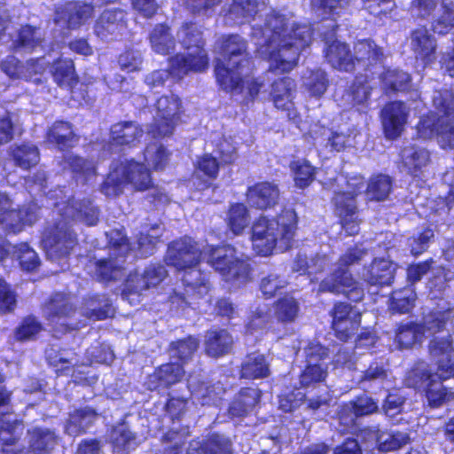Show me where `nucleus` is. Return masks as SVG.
<instances>
[{
	"label": "nucleus",
	"instance_id": "f257e3e1",
	"mask_svg": "<svg viewBox=\"0 0 454 454\" xmlns=\"http://www.w3.org/2000/svg\"><path fill=\"white\" fill-rule=\"evenodd\" d=\"M251 35L263 40L255 55L269 63L268 71L286 74L298 65L301 52L311 43L313 31L307 24L291 22L285 14L272 11L263 25L252 27Z\"/></svg>",
	"mask_w": 454,
	"mask_h": 454
},
{
	"label": "nucleus",
	"instance_id": "f03ea898",
	"mask_svg": "<svg viewBox=\"0 0 454 454\" xmlns=\"http://www.w3.org/2000/svg\"><path fill=\"white\" fill-rule=\"evenodd\" d=\"M168 266L182 273L181 280L188 296L201 297L209 293L212 285L208 274L199 266L204 261V248L189 235H184L170 241L165 254Z\"/></svg>",
	"mask_w": 454,
	"mask_h": 454
},
{
	"label": "nucleus",
	"instance_id": "7ed1b4c3",
	"mask_svg": "<svg viewBox=\"0 0 454 454\" xmlns=\"http://www.w3.org/2000/svg\"><path fill=\"white\" fill-rule=\"evenodd\" d=\"M299 218L292 207H284L274 216L261 215L252 227V248L259 256H270L278 247L282 252L293 247Z\"/></svg>",
	"mask_w": 454,
	"mask_h": 454
},
{
	"label": "nucleus",
	"instance_id": "20e7f679",
	"mask_svg": "<svg viewBox=\"0 0 454 454\" xmlns=\"http://www.w3.org/2000/svg\"><path fill=\"white\" fill-rule=\"evenodd\" d=\"M218 52L222 59H216L215 76L218 85L226 92L242 93L245 80L240 75L251 72L253 56L248 51L247 41L239 34L223 35L219 39Z\"/></svg>",
	"mask_w": 454,
	"mask_h": 454
},
{
	"label": "nucleus",
	"instance_id": "39448f33",
	"mask_svg": "<svg viewBox=\"0 0 454 454\" xmlns=\"http://www.w3.org/2000/svg\"><path fill=\"white\" fill-rule=\"evenodd\" d=\"M204 261L221 278L231 285L244 286L253 279L254 268L248 256L238 254L229 243L207 244Z\"/></svg>",
	"mask_w": 454,
	"mask_h": 454
},
{
	"label": "nucleus",
	"instance_id": "423d86ee",
	"mask_svg": "<svg viewBox=\"0 0 454 454\" xmlns=\"http://www.w3.org/2000/svg\"><path fill=\"white\" fill-rule=\"evenodd\" d=\"M126 185H130L136 192L150 191L154 187L152 170L135 159L121 160L106 174L100 191L106 197L114 198L123 192Z\"/></svg>",
	"mask_w": 454,
	"mask_h": 454
},
{
	"label": "nucleus",
	"instance_id": "0eeeda50",
	"mask_svg": "<svg viewBox=\"0 0 454 454\" xmlns=\"http://www.w3.org/2000/svg\"><path fill=\"white\" fill-rule=\"evenodd\" d=\"M12 204L9 195L0 192V228L5 235H17L39 219L40 207L35 201H26L17 207ZM9 253L10 243L0 236V261H4Z\"/></svg>",
	"mask_w": 454,
	"mask_h": 454
},
{
	"label": "nucleus",
	"instance_id": "6e6552de",
	"mask_svg": "<svg viewBox=\"0 0 454 454\" xmlns=\"http://www.w3.org/2000/svg\"><path fill=\"white\" fill-rule=\"evenodd\" d=\"M427 368L425 362L416 363L406 373L405 385L422 392L430 408L436 409L454 398V393Z\"/></svg>",
	"mask_w": 454,
	"mask_h": 454
},
{
	"label": "nucleus",
	"instance_id": "1a4fd4ad",
	"mask_svg": "<svg viewBox=\"0 0 454 454\" xmlns=\"http://www.w3.org/2000/svg\"><path fill=\"white\" fill-rule=\"evenodd\" d=\"M438 112L429 111L422 115L416 125L418 136L422 139L441 137L448 146L454 145V105L441 98L436 105Z\"/></svg>",
	"mask_w": 454,
	"mask_h": 454
},
{
	"label": "nucleus",
	"instance_id": "9d476101",
	"mask_svg": "<svg viewBox=\"0 0 454 454\" xmlns=\"http://www.w3.org/2000/svg\"><path fill=\"white\" fill-rule=\"evenodd\" d=\"M348 185L351 186L350 191H337L333 193L332 203L339 223L345 231L347 236H356L360 230L361 219L358 217V206L356 198L362 192L364 182Z\"/></svg>",
	"mask_w": 454,
	"mask_h": 454
},
{
	"label": "nucleus",
	"instance_id": "9b49d317",
	"mask_svg": "<svg viewBox=\"0 0 454 454\" xmlns=\"http://www.w3.org/2000/svg\"><path fill=\"white\" fill-rule=\"evenodd\" d=\"M339 24L333 23L322 31L321 38L325 43L324 57L333 69L345 73H355L353 48L346 42L337 39Z\"/></svg>",
	"mask_w": 454,
	"mask_h": 454
},
{
	"label": "nucleus",
	"instance_id": "f8f14e48",
	"mask_svg": "<svg viewBox=\"0 0 454 454\" xmlns=\"http://www.w3.org/2000/svg\"><path fill=\"white\" fill-rule=\"evenodd\" d=\"M322 293L343 295L351 302L358 303L365 296L364 285L355 278L348 269L337 267L325 276L319 284Z\"/></svg>",
	"mask_w": 454,
	"mask_h": 454
},
{
	"label": "nucleus",
	"instance_id": "ddd939ff",
	"mask_svg": "<svg viewBox=\"0 0 454 454\" xmlns=\"http://www.w3.org/2000/svg\"><path fill=\"white\" fill-rule=\"evenodd\" d=\"M168 277L166 267L160 262H151L145 267L142 273L130 272L125 279L121 291L123 299L139 301L143 291L156 288Z\"/></svg>",
	"mask_w": 454,
	"mask_h": 454
},
{
	"label": "nucleus",
	"instance_id": "4468645a",
	"mask_svg": "<svg viewBox=\"0 0 454 454\" xmlns=\"http://www.w3.org/2000/svg\"><path fill=\"white\" fill-rule=\"evenodd\" d=\"M328 314L333 336L342 343L351 341L361 327L362 314L355 311L349 302L343 301L333 302Z\"/></svg>",
	"mask_w": 454,
	"mask_h": 454
},
{
	"label": "nucleus",
	"instance_id": "2eb2a0df",
	"mask_svg": "<svg viewBox=\"0 0 454 454\" xmlns=\"http://www.w3.org/2000/svg\"><path fill=\"white\" fill-rule=\"evenodd\" d=\"M42 243L51 257L63 259L70 255L78 241L74 231L66 223L58 221L44 229Z\"/></svg>",
	"mask_w": 454,
	"mask_h": 454
},
{
	"label": "nucleus",
	"instance_id": "dca6fc26",
	"mask_svg": "<svg viewBox=\"0 0 454 454\" xmlns=\"http://www.w3.org/2000/svg\"><path fill=\"white\" fill-rule=\"evenodd\" d=\"M129 13L120 7L104 9L93 25L94 35L104 41H115L128 31Z\"/></svg>",
	"mask_w": 454,
	"mask_h": 454
},
{
	"label": "nucleus",
	"instance_id": "f3484780",
	"mask_svg": "<svg viewBox=\"0 0 454 454\" xmlns=\"http://www.w3.org/2000/svg\"><path fill=\"white\" fill-rule=\"evenodd\" d=\"M296 82L289 76L278 77L272 81L269 97L273 106L279 111L286 112V117L293 122H299L301 115L295 107Z\"/></svg>",
	"mask_w": 454,
	"mask_h": 454
},
{
	"label": "nucleus",
	"instance_id": "a211bd4d",
	"mask_svg": "<svg viewBox=\"0 0 454 454\" xmlns=\"http://www.w3.org/2000/svg\"><path fill=\"white\" fill-rule=\"evenodd\" d=\"M353 58L355 71L359 67L367 74L374 75L376 69L386 60L383 47L372 38L357 39L353 43Z\"/></svg>",
	"mask_w": 454,
	"mask_h": 454
},
{
	"label": "nucleus",
	"instance_id": "6ab92c4d",
	"mask_svg": "<svg viewBox=\"0 0 454 454\" xmlns=\"http://www.w3.org/2000/svg\"><path fill=\"white\" fill-rule=\"evenodd\" d=\"M245 196L250 207L267 211L278 204L280 190L278 185L272 181H259L247 188Z\"/></svg>",
	"mask_w": 454,
	"mask_h": 454
},
{
	"label": "nucleus",
	"instance_id": "aec40b11",
	"mask_svg": "<svg viewBox=\"0 0 454 454\" xmlns=\"http://www.w3.org/2000/svg\"><path fill=\"white\" fill-rule=\"evenodd\" d=\"M77 313V307L71 301L69 295L63 293H54L45 303V319L49 325L56 327L58 325L69 327L66 322L74 318Z\"/></svg>",
	"mask_w": 454,
	"mask_h": 454
},
{
	"label": "nucleus",
	"instance_id": "412c9836",
	"mask_svg": "<svg viewBox=\"0 0 454 454\" xmlns=\"http://www.w3.org/2000/svg\"><path fill=\"white\" fill-rule=\"evenodd\" d=\"M185 374L182 364L168 362L155 367L145 380L146 388L149 391L168 389L181 382Z\"/></svg>",
	"mask_w": 454,
	"mask_h": 454
},
{
	"label": "nucleus",
	"instance_id": "4be33fe9",
	"mask_svg": "<svg viewBox=\"0 0 454 454\" xmlns=\"http://www.w3.org/2000/svg\"><path fill=\"white\" fill-rule=\"evenodd\" d=\"M409 112L403 101L395 100L388 102L381 114V122L386 138L395 140L404 130Z\"/></svg>",
	"mask_w": 454,
	"mask_h": 454
},
{
	"label": "nucleus",
	"instance_id": "5701e85b",
	"mask_svg": "<svg viewBox=\"0 0 454 454\" xmlns=\"http://www.w3.org/2000/svg\"><path fill=\"white\" fill-rule=\"evenodd\" d=\"M411 49L415 58L428 66L436 60L437 41L425 25H420L410 33Z\"/></svg>",
	"mask_w": 454,
	"mask_h": 454
},
{
	"label": "nucleus",
	"instance_id": "b1692460",
	"mask_svg": "<svg viewBox=\"0 0 454 454\" xmlns=\"http://www.w3.org/2000/svg\"><path fill=\"white\" fill-rule=\"evenodd\" d=\"M262 391L258 387H242L229 403L227 415L231 419L248 417L258 406Z\"/></svg>",
	"mask_w": 454,
	"mask_h": 454
},
{
	"label": "nucleus",
	"instance_id": "393cba45",
	"mask_svg": "<svg viewBox=\"0 0 454 454\" xmlns=\"http://www.w3.org/2000/svg\"><path fill=\"white\" fill-rule=\"evenodd\" d=\"M95 12L91 3L67 1L56 10V20H64L69 29H77L87 22Z\"/></svg>",
	"mask_w": 454,
	"mask_h": 454
},
{
	"label": "nucleus",
	"instance_id": "a878e982",
	"mask_svg": "<svg viewBox=\"0 0 454 454\" xmlns=\"http://www.w3.org/2000/svg\"><path fill=\"white\" fill-rule=\"evenodd\" d=\"M374 79L372 74H356L345 90L344 95L348 104L357 111L368 108L374 87L371 82Z\"/></svg>",
	"mask_w": 454,
	"mask_h": 454
},
{
	"label": "nucleus",
	"instance_id": "bb28decb",
	"mask_svg": "<svg viewBox=\"0 0 454 454\" xmlns=\"http://www.w3.org/2000/svg\"><path fill=\"white\" fill-rule=\"evenodd\" d=\"M144 129L134 121H120L114 123L109 130V145L121 148H133L141 140Z\"/></svg>",
	"mask_w": 454,
	"mask_h": 454
},
{
	"label": "nucleus",
	"instance_id": "cd10ccee",
	"mask_svg": "<svg viewBox=\"0 0 454 454\" xmlns=\"http://www.w3.org/2000/svg\"><path fill=\"white\" fill-rule=\"evenodd\" d=\"M430 161V152L417 145L404 146L399 153L400 165L413 178H421L425 168L429 165Z\"/></svg>",
	"mask_w": 454,
	"mask_h": 454
},
{
	"label": "nucleus",
	"instance_id": "c85d7f7f",
	"mask_svg": "<svg viewBox=\"0 0 454 454\" xmlns=\"http://www.w3.org/2000/svg\"><path fill=\"white\" fill-rule=\"evenodd\" d=\"M208 55L176 53L168 59L169 65L167 70L171 76L182 78L190 72L205 71L208 67Z\"/></svg>",
	"mask_w": 454,
	"mask_h": 454
},
{
	"label": "nucleus",
	"instance_id": "c756f323",
	"mask_svg": "<svg viewBox=\"0 0 454 454\" xmlns=\"http://www.w3.org/2000/svg\"><path fill=\"white\" fill-rule=\"evenodd\" d=\"M379 79L383 91L387 95L407 93L412 90L411 74L399 67H384Z\"/></svg>",
	"mask_w": 454,
	"mask_h": 454
},
{
	"label": "nucleus",
	"instance_id": "7c9ffc66",
	"mask_svg": "<svg viewBox=\"0 0 454 454\" xmlns=\"http://www.w3.org/2000/svg\"><path fill=\"white\" fill-rule=\"evenodd\" d=\"M233 344V337L227 329H209L205 336L204 351L209 357L219 358L229 354Z\"/></svg>",
	"mask_w": 454,
	"mask_h": 454
},
{
	"label": "nucleus",
	"instance_id": "2f4dec72",
	"mask_svg": "<svg viewBox=\"0 0 454 454\" xmlns=\"http://www.w3.org/2000/svg\"><path fill=\"white\" fill-rule=\"evenodd\" d=\"M46 141L57 146L59 151H69L74 146L78 137L71 122L63 120L55 121L46 130Z\"/></svg>",
	"mask_w": 454,
	"mask_h": 454
},
{
	"label": "nucleus",
	"instance_id": "473e14b6",
	"mask_svg": "<svg viewBox=\"0 0 454 454\" xmlns=\"http://www.w3.org/2000/svg\"><path fill=\"white\" fill-rule=\"evenodd\" d=\"M44 38L40 27L31 24L21 25L12 39V47L16 51L33 53L38 48H43Z\"/></svg>",
	"mask_w": 454,
	"mask_h": 454
},
{
	"label": "nucleus",
	"instance_id": "72a5a7b5",
	"mask_svg": "<svg viewBox=\"0 0 454 454\" xmlns=\"http://www.w3.org/2000/svg\"><path fill=\"white\" fill-rule=\"evenodd\" d=\"M28 450L33 454H51L58 444V434L53 429L35 427L27 430Z\"/></svg>",
	"mask_w": 454,
	"mask_h": 454
},
{
	"label": "nucleus",
	"instance_id": "f704fd0d",
	"mask_svg": "<svg viewBox=\"0 0 454 454\" xmlns=\"http://www.w3.org/2000/svg\"><path fill=\"white\" fill-rule=\"evenodd\" d=\"M64 168H67L76 182L87 184L97 176V165L77 154H69L63 158Z\"/></svg>",
	"mask_w": 454,
	"mask_h": 454
},
{
	"label": "nucleus",
	"instance_id": "c9c22d12",
	"mask_svg": "<svg viewBox=\"0 0 454 454\" xmlns=\"http://www.w3.org/2000/svg\"><path fill=\"white\" fill-rule=\"evenodd\" d=\"M98 412L91 406L74 409L68 414L66 430L69 434L81 435L87 433L98 419Z\"/></svg>",
	"mask_w": 454,
	"mask_h": 454
},
{
	"label": "nucleus",
	"instance_id": "e433bc0d",
	"mask_svg": "<svg viewBox=\"0 0 454 454\" xmlns=\"http://www.w3.org/2000/svg\"><path fill=\"white\" fill-rule=\"evenodd\" d=\"M49 67L52 79L59 87L73 89L78 83L79 76L72 59L58 57Z\"/></svg>",
	"mask_w": 454,
	"mask_h": 454
},
{
	"label": "nucleus",
	"instance_id": "4c0bfd02",
	"mask_svg": "<svg viewBox=\"0 0 454 454\" xmlns=\"http://www.w3.org/2000/svg\"><path fill=\"white\" fill-rule=\"evenodd\" d=\"M268 0H231L228 8V16L236 24L242 25L254 20Z\"/></svg>",
	"mask_w": 454,
	"mask_h": 454
},
{
	"label": "nucleus",
	"instance_id": "58836bf2",
	"mask_svg": "<svg viewBox=\"0 0 454 454\" xmlns=\"http://www.w3.org/2000/svg\"><path fill=\"white\" fill-rule=\"evenodd\" d=\"M220 162L211 153H206L199 156L194 164V175L200 181L202 190L210 188L217 179L220 172Z\"/></svg>",
	"mask_w": 454,
	"mask_h": 454
},
{
	"label": "nucleus",
	"instance_id": "ea45409f",
	"mask_svg": "<svg viewBox=\"0 0 454 454\" xmlns=\"http://www.w3.org/2000/svg\"><path fill=\"white\" fill-rule=\"evenodd\" d=\"M270 374V364L263 354L249 353L240 364L239 378L248 380H262Z\"/></svg>",
	"mask_w": 454,
	"mask_h": 454
},
{
	"label": "nucleus",
	"instance_id": "a19ab883",
	"mask_svg": "<svg viewBox=\"0 0 454 454\" xmlns=\"http://www.w3.org/2000/svg\"><path fill=\"white\" fill-rule=\"evenodd\" d=\"M231 441L217 432L209 433L197 447L188 449L186 454H232Z\"/></svg>",
	"mask_w": 454,
	"mask_h": 454
},
{
	"label": "nucleus",
	"instance_id": "79ce46f5",
	"mask_svg": "<svg viewBox=\"0 0 454 454\" xmlns=\"http://www.w3.org/2000/svg\"><path fill=\"white\" fill-rule=\"evenodd\" d=\"M365 277L371 286H389L395 278L392 262L385 258H374L366 270Z\"/></svg>",
	"mask_w": 454,
	"mask_h": 454
},
{
	"label": "nucleus",
	"instance_id": "37998d69",
	"mask_svg": "<svg viewBox=\"0 0 454 454\" xmlns=\"http://www.w3.org/2000/svg\"><path fill=\"white\" fill-rule=\"evenodd\" d=\"M182 31L181 43L185 50L192 54L207 55L201 26L193 21H187L182 25Z\"/></svg>",
	"mask_w": 454,
	"mask_h": 454
},
{
	"label": "nucleus",
	"instance_id": "c03bdc74",
	"mask_svg": "<svg viewBox=\"0 0 454 454\" xmlns=\"http://www.w3.org/2000/svg\"><path fill=\"white\" fill-rule=\"evenodd\" d=\"M9 155L14 166L22 170H29L40 161L39 149L29 143H21L12 146Z\"/></svg>",
	"mask_w": 454,
	"mask_h": 454
},
{
	"label": "nucleus",
	"instance_id": "a18cd8bd",
	"mask_svg": "<svg viewBox=\"0 0 454 454\" xmlns=\"http://www.w3.org/2000/svg\"><path fill=\"white\" fill-rule=\"evenodd\" d=\"M81 308L82 316L90 320L102 321L110 317L111 303L99 294L84 296Z\"/></svg>",
	"mask_w": 454,
	"mask_h": 454
},
{
	"label": "nucleus",
	"instance_id": "49530a36",
	"mask_svg": "<svg viewBox=\"0 0 454 454\" xmlns=\"http://www.w3.org/2000/svg\"><path fill=\"white\" fill-rule=\"evenodd\" d=\"M273 310L278 322L292 324L299 317L300 302L291 293H286L274 301Z\"/></svg>",
	"mask_w": 454,
	"mask_h": 454
},
{
	"label": "nucleus",
	"instance_id": "de8ad7c7",
	"mask_svg": "<svg viewBox=\"0 0 454 454\" xmlns=\"http://www.w3.org/2000/svg\"><path fill=\"white\" fill-rule=\"evenodd\" d=\"M153 50L159 54L168 55L176 46L175 38L170 33V27L163 22L156 24L149 35Z\"/></svg>",
	"mask_w": 454,
	"mask_h": 454
},
{
	"label": "nucleus",
	"instance_id": "09e8293b",
	"mask_svg": "<svg viewBox=\"0 0 454 454\" xmlns=\"http://www.w3.org/2000/svg\"><path fill=\"white\" fill-rule=\"evenodd\" d=\"M289 168L295 187L301 190L308 188L314 182L317 173V167L305 158L293 160L289 163Z\"/></svg>",
	"mask_w": 454,
	"mask_h": 454
},
{
	"label": "nucleus",
	"instance_id": "8fccbe9b",
	"mask_svg": "<svg viewBox=\"0 0 454 454\" xmlns=\"http://www.w3.org/2000/svg\"><path fill=\"white\" fill-rule=\"evenodd\" d=\"M13 411L0 412V445L1 447H9L16 445L24 431V423L22 419H5L6 414L12 413Z\"/></svg>",
	"mask_w": 454,
	"mask_h": 454
},
{
	"label": "nucleus",
	"instance_id": "3c124183",
	"mask_svg": "<svg viewBox=\"0 0 454 454\" xmlns=\"http://www.w3.org/2000/svg\"><path fill=\"white\" fill-rule=\"evenodd\" d=\"M393 190V180L386 174L378 173L368 181L365 193L368 201L381 202L386 200Z\"/></svg>",
	"mask_w": 454,
	"mask_h": 454
},
{
	"label": "nucleus",
	"instance_id": "603ef678",
	"mask_svg": "<svg viewBox=\"0 0 454 454\" xmlns=\"http://www.w3.org/2000/svg\"><path fill=\"white\" fill-rule=\"evenodd\" d=\"M328 373L326 363H306L299 373V385L301 388L315 387L325 382Z\"/></svg>",
	"mask_w": 454,
	"mask_h": 454
},
{
	"label": "nucleus",
	"instance_id": "864d4df0",
	"mask_svg": "<svg viewBox=\"0 0 454 454\" xmlns=\"http://www.w3.org/2000/svg\"><path fill=\"white\" fill-rule=\"evenodd\" d=\"M121 262L109 255L107 258H101L95 262V275L99 282L108 284L120 279L124 271Z\"/></svg>",
	"mask_w": 454,
	"mask_h": 454
},
{
	"label": "nucleus",
	"instance_id": "5fc2aeb1",
	"mask_svg": "<svg viewBox=\"0 0 454 454\" xmlns=\"http://www.w3.org/2000/svg\"><path fill=\"white\" fill-rule=\"evenodd\" d=\"M198 348V339L187 335L184 338L171 341L168 345V351L170 356L176 360L175 363L182 364L184 367L192 358Z\"/></svg>",
	"mask_w": 454,
	"mask_h": 454
},
{
	"label": "nucleus",
	"instance_id": "6e6d98bb",
	"mask_svg": "<svg viewBox=\"0 0 454 454\" xmlns=\"http://www.w3.org/2000/svg\"><path fill=\"white\" fill-rule=\"evenodd\" d=\"M422 335L423 329L420 324L415 322L401 323L395 329V341L399 349H408L419 343Z\"/></svg>",
	"mask_w": 454,
	"mask_h": 454
},
{
	"label": "nucleus",
	"instance_id": "4d7b16f0",
	"mask_svg": "<svg viewBox=\"0 0 454 454\" xmlns=\"http://www.w3.org/2000/svg\"><path fill=\"white\" fill-rule=\"evenodd\" d=\"M249 211L242 202L231 203L226 215V225L228 230L234 235L242 234L248 226Z\"/></svg>",
	"mask_w": 454,
	"mask_h": 454
},
{
	"label": "nucleus",
	"instance_id": "13d9d810",
	"mask_svg": "<svg viewBox=\"0 0 454 454\" xmlns=\"http://www.w3.org/2000/svg\"><path fill=\"white\" fill-rule=\"evenodd\" d=\"M310 8L319 13L322 20L337 23V18L345 13L348 0H309Z\"/></svg>",
	"mask_w": 454,
	"mask_h": 454
},
{
	"label": "nucleus",
	"instance_id": "bf43d9fd",
	"mask_svg": "<svg viewBox=\"0 0 454 454\" xmlns=\"http://www.w3.org/2000/svg\"><path fill=\"white\" fill-rule=\"evenodd\" d=\"M43 329L42 322L35 315L30 314L21 318L14 329L13 337L20 342L33 341Z\"/></svg>",
	"mask_w": 454,
	"mask_h": 454
},
{
	"label": "nucleus",
	"instance_id": "052dcab7",
	"mask_svg": "<svg viewBox=\"0 0 454 454\" xmlns=\"http://www.w3.org/2000/svg\"><path fill=\"white\" fill-rule=\"evenodd\" d=\"M302 82L309 95L315 98H321L329 86L327 73L321 68L308 70L302 76Z\"/></svg>",
	"mask_w": 454,
	"mask_h": 454
},
{
	"label": "nucleus",
	"instance_id": "680f3d73",
	"mask_svg": "<svg viewBox=\"0 0 454 454\" xmlns=\"http://www.w3.org/2000/svg\"><path fill=\"white\" fill-rule=\"evenodd\" d=\"M136 440L133 433L126 423L122 422L113 427L110 434V443L114 451L120 454H128L130 444Z\"/></svg>",
	"mask_w": 454,
	"mask_h": 454
},
{
	"label": "nucleus",
	"instance_id": "e2e57ef3",
	"mask_svg": "<svg viewBox=\"0 0 454 454\" xmlns=\"http://www.w3.org/2000/svg\"><path fill=\"white\" fill-rule=\"evenodd\" d=\"M178 120L179 119L156 115L149 125L147 133L151 138L158 141L169 137L173 135Z\"/></svg>",
	"mask_w": 454,
	"mask_h": 454
},
{
	"label": "nucleus",
	"instance_id": "0e129e2a",
	"mask_svg": "<svg viewBox=\"0 0 454 454\" xmlns=\"http://www.w3.org/2000/svg\"><path fill=\"white\" fill-rule=\"evenodd\" d=\"M49 67L44 57L32 58L23 63L22 79L36 85L43 82V76Z\"/></svg>",
	"mask_w": 454,
	"mask_h": 454
},
{
	"label": "nucleus",
	"instance_id": "69168bd1",
	"mask_svg": "<svg viewBox=\"0 0 454 454\" xmlns=\"http://www.w3.org/2000/svg\"><path fill=\"white\" fill-rule=\"evenodd\" d=\"M188 403L186 397L168 394L163 406L165 415L173 422L181 421L188 411Z\"/></svg>",
	"mask_w": 454,
	"mask_h": 454
},
{
	"label": "nucleus",
	"instance_id": "338daca9",
	"mask_svg": "<svg viewBox=\"0 0 454 454\" xmlns=\"http://www.w3.org/2000/svg\"><path fill=\"white\" fill-rule=\"evenodd\" d=\"M441 7V14L432 23V29L443 35L454 28V6L452 3H442Z\"/></svg>",
	"mask_w": 454,
	"mask_h": 454
},
{
	"label": "nucleus",
	"instance_id": "774afa93",
	"mask_svg": "<svg viewBox=\"0 0 454 454\" xmlns=\"http://www.w3.org/2000/svg\"><path fill=\"white\" fill-rule=\"evenodd\" d=\"M17 260L21 269L27 272H32L37 270L40 265L38 254L33 250L27 243H20L15 247Z\"/></svg>",
	"mask_w": 454,
	"mask_h": 454
}]
</instances>
